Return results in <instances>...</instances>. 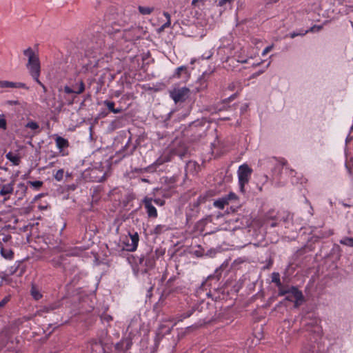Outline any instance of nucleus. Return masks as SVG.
<instances>
[{"label": "nucleus", "mask_w": 353, "mask_h": 353, "mask_svg": "<svg viewBox=\"0 0 353 353\" xmlns=\"http://www.w3.org/2000/svg\"><path fill=\"white\" fill-rule=\"evenodd\" d=\"M63 174H64V172H63V169H60V170H57L54 174V179L57 181H61L63 178Z\"/></svg>", "instance_id": "27"}, {"label": "nucleus", "mask_w": 353, "mask_h": 353, "mask_svg": "<svg viewBox=\"0 0 353 353\" xmlns=\"http://www.w3.org/2000/svg\"><path fill=\"white\" fill-rule=\"evenodd\" d=\"M168 230V228L166 226V225H157L154 231V233L157 234H160L161 233H163V232L166 231Z\"/></svg>", "instance_id": "20"}, {"label": "nucleus", "mask_w": 353, "mask_h": 353, "mask_svg": "<svg viewBox=\"0 0 353 353\" xmlns=\"http://www.w3.org/2000/svg\"><path fill=\"white\" fill-rule=\"evenodd\" d=\"M55 142L56 145L60 152H61L64 148H68L69 145L68 141L59 136H56Z\"/></svg>", "instance_id": "13"}, {"label": "nucleus", "mask_w": 353, "mask_h": 353, "mask_svg": "<svg viewBox=\"0 0 353 353\" xmlns=\"http://www.w3.org/2000/svg\"><path fill=\"white\" fill-rule=\"evenodd\" d=\"M103 103L107 106L110 112L114 114L120 113L122 112V109L120 108H114V103L113 101L105 100L103 101Z\"/></svg>", "instance_id": "16"}, {"label": "nucleus", "mask_w": 353, "mask_h": 353, "mask_svg": "<svg viewBox=\"0 0 353 353\" xmlns=\"http://www.w3.org/2000/svg\"><path fill=\"white\" fill-rule=\"evenodd\" d=\"M7 128L6 120L3 114H0V129L6 130Z\"/></svg>", "instance_id": "25"}, {"label": "nucleus", "mask_w": 353, "mask_h": 353, "mask_svg": "<svg viewBox=\"0 0 353 353\" xmlns=\"http://www.w3.org/2000/svg\"><path fill=\"white\" fill-rule=\"evenodd\" d=\"M116 96L119 97V93H117Z\"/></svg>", "instance_id": "41"}, {"label": "nucleus", "mask_w": 353, "mask_h": 353, "mask_svg": "<svg viewBox=\"0 0 353 353\" xmlns=\"http://www.w3.org/2000/svg\"><path fill=\"white\" fill-rule=\"evenodd\" d=\"M1 254L4 259H8V260H11L14 257V252H12V250L11 249L1 248Z\"/></svg>", "instance_id": "17"}, {"label": "nucleus", "mask_w": 353, "mask_h": 353, "mask_svg": "<svg viewBox=\"0 0 353 353\" xmlns=\"http://www.w3.org/2000/svg\"><path fill=\"white\" fill-rule=\"evenodd\" d=\"M138 10L141 14L148 15L154 11V8L149 6H139Z\"/></svg>", "instance_id": "18"}, {"label": "nucleus", "mask_w": 353, "mask_h": 353, "mask_svg": "<svg viewBox=\"0 0 353 353\" xmlns=\"http://www.w3.org/2000/svg\"><path fill=\"white\" fill-rule=\"evenodd\" d=\"M288 294L286 299L290 301H294L295 306H299L303 301V294L301 291L298 290L296 288H291L289 290H281L280 295Z\"/></svg>", "instance_id": "4"}, {"label": "nucleus", "mask_w": 353, "mask_h": 353, "mask_svg": "<svg viewBox=\"0 0 353 353\" xmlns=\"http://www.w3.org/2000/svg\"><path fill=\"white\" fill-rule=\"evenodd\" d=\"M183 75L185 81H188L190 76V74L188 72L187 67L185 65H181L177 68L173 74V77L179 79L182 77Z\"/></svg>", "instance_id": "12"}, {"label": "nucleus", "mask_w": 353, "mask_h": 353, "mask_svg": "<svg viewBox=\"0 0 353 353\" xmlns=\"http://www.w3.org/2000/svg\"><path fill=\"white\" fill-rule=\"evenodd\" d=\"M232 1H234V0H219V6H223L226 3H231Z\"/></svg>", "instance_id": "32"}, {"label": "nucleus", "mask_w": 353, "mask_h": 353, "mask_svg": "<svg viewBox=\"0 0 353 353\" xmlns=\"http://www.w3.org/2000/svg\"><path fill=\"white\" fill-rule=\"evenodd\" d=\"M139 235L137 232L129 234L122 240L123 249L128 252H134L137 250L139 243Z\"/></svg>", "instance_id": "3"}, {"label": "nucleus", "mask_w": 353, "mask_h": 353, "mask_svg": "<svg viewBox=\"0 0 353 353\" xmlns=\"http://www.w3.org/2000/svg\"><path fill=\"white\" fill-rule=\"evenodd\" d=\"M10 301V296H5L1 301H0V308L5 306V305Z\"/></svg>", "instance_id": "30"}, {"label": "nucleus", "mask_w": 353, "mask_h": 353, "mask_svg": "<svg viewBox=\"0 0 353 353\" xmlns=\"http://www.w3.org/2000/svg\"><path fill=\"white\" fill-rule=\"evenodd\" d=\"M28 183L36 190H39L43 185V182L41 181H28Z\"/></svg>", "instance_id": "23"}, {"label": "nucleus", "mask_w": 353, "mask_h": 353, "mask_svg": "<svg viewBox=\"0 0 353 353\" xmlns=\"http://www.w3.org/2000/svg\"><path fill=\"white\" fill-rule=\"evenodd\" d=\"M26 127L28 128H30L32 130H37L39 128V125L37 122L35 121H29L26 125Z\"/></svg>", "instance_id": "26"}, {"label": "nucleus", "mask_w": 353, "mask_h": 353, "mask_svg": "<svg viewBox=\"0 0 353 353\" xmlns=\"http://www.w3.org/2000/svg\"><path fill=\"white\" fill-rule=\"evenodd\" d=\"M273 48V46H267L262 52V55L265 56L267 53H268Z\"/></svg>", "instance_id": "33"}, {"label": "nucleus", "mask_w": 353, "mask_h": 353, "mask_svg": "<svg viewBox=\"0 0 353 353\" xmlns=\"http://www.w3.org/2000/svg\"><path fill=\"white\" fill-rule=\"evenodd\" d=\"M262 62L263 61H261V62H259V63H253L252 66L253 67L259 66V65H260L262 63Z\"/></svg>", "instance_id": "36"}, {"label": "nucleus", "mask_w": 353, "mask_h": 353, "mask_svg": "<svg viewBox=\"0 0 353 353\" xmlns=\"http://www.w3.org/2000/svg\"><path fill=\"white\" fill-rule=\"evenodd\" d=\"M340 243L347 246L353 247V239L350 237H345L340 240Z\"/></svg>", "instance_id": "21"}, {"label": "nucleus", "mask_w": 353, "mask_h": 353, "mask_svg": "<svg viewBox=\"0 0 353 353\" xmlns=\"http://www.w3.org/2000/svg\"><path fill=\"white\" fill-rule=\"evenodd\" d=\"M23 87V84L21 83H14L9 81H0L1 88H21Z\"/></svg>", "instance_id": "14"}, {"label": "nucleus", "mask_w": 353, "mask_h": 353, "mask_svg": "<svg viewBox=\"0 0 353 353\" xmlns=\"http://www.w3.org/2000/svg\"><path fill=\"white\" fill-rule=\"evenodd\" d=\"M272 227L275 226V224H274V223H272Z\"/></svg>", "instance_id": "43"}, {"label": "nucleus", "mask_w": 353, "mask_h": 353, "mask_svg": "<svg viewBox=\"0 0 353 353\" xmlns=\"http://www.w3.org/2000/svg\"><path fill=\"white\" fill-rule=\"evenodd\" d=\"M139 263L141 265L140 270L145 273L152 269L155 265V259L154 256L147 254L140 258Z\"/></svg>", "instance_id": "7"}, {"label": "nucleus", "mask_w": 353, "mask_h": 353, "mask_svg": "<svg viewBox=\"0 0 353 353\" xmlns=\"http://www.w3.org/2000/svg\"><path fill=\"white\" fill-rule=\"evenodd\" d=\"M163 15L164 17L166 18L167 19V21L166 23H165L163 25V28H168L170 26V24H171V21H170V14L167 12H163Z\"/></svg>", "instance_id": "28"}, {"label": "nucleus", "mask_w": 353, "mask_h": 353, "mask_svg": "<svg viewBox=\"0 0 353 353\" xmlns=\"http://www.w3.org/2000/svg\"><path fill=\"white\" fill-rule=\"evenodd\" d=\"M23 54L28 58L26 67L32 78L41 85L42 83L39 81L40 76V61L38 54L30 47L23 50Z\"/></svg>", "instance_id": "1"}, {"label": "nucleus", "mask_w": 353, "mask_h": 353, "mask_svg": "<svg viewBox=\"0 0 353 353\" xmlns=\"http://www.w3.org/2000/svg\"><path fill=\"white\" fill-rule=\"evenodd\" d=\"M17 188L16 193H19L21 197L23 196L27 191L26 185L23 183H20L17 185Z\"/></svg>", "instance_id": "19"}, {"label": "nucleus", "mask_w": 353, "mask_h": 353, "mask_svg": "<svg viewBox=\"0 0 353 353\" xmlns=\"http://www.w3.org/2000/svg\"><path fill=\"white\" fill-rule=\"evenodd\" d=\"M320 29H321L320 26H319V27L313 26V27H312L310 28V32H315V31L319 30ZM307 32H309V30H306L304 33L301 34V35H304ZM299 35H301V34L296 33V32H292V33L290 34V37L291 38H294L295 37L299 36Z\"/></svg>", "instance_id": "22"}, {"label": "nucleus", "mask_w": 353, "mask_h": 353, "mask_svg": "<svg viewBox=\"0 0 353 353\" xmlns=\"http://www.w3.org/2000/svg\"><path fill=\"white\" fill-rule=\"evenodd\" d=\"M239 61L241 62V63H245L247 62V60L246 59H242V60H239Z\"/></svg>", "instance_id": "39"}, {"label": "nucleus", "mask_w": 353, "mask_h": 353, "mask_svg": "<svg viewBox=\"0 0 353 353\" xmlns=\"http://www.w3.org/2000/svg\"><path fill=\"white\" fill-rule=\"evenodd\" d=\"M264 70H259V72H256V73H254L251 77L252 78H256L258 76H259L260 74H263L264 72Z\"/></svg>", "instance_id": "34"}, {"label": "nucleus", "mask_w": 353, "mask_h": 353, "mask_svg": "<svg viewBox=\"0 0 353 353\" xmlns=\"http://www.w3.org/2000/svg\"><path fill=\"white\" fill-rule=\"evenodd\" d=\"M154 202H155L157 204H158V205H163V203H162V202H159V200H157V199H156V200H154Z\"/></svg>", "instance_id": "38"}, {"label": "nucleus", "mask_w": 353, "mask_h": 353, "mask_svg": "<svg viewBox=\"0 0 353 353\" xmlns=\"http://www.w3.org/2000/svg\"><path fill=\"white\" fill-rule=\"evenodd\" d=\"M104 318L106 319L107 321L112 320V317L110 316H105Z\"/></svg>", "instance_id": "37"}, {"label": "nucleus", "mask_w": 353, "mask_h": 353, "mask_svg": "<svg viewBox=\"0 0 353 353\" xmlns=\"http://www.w3.org/2000/svg\"><path fill=\"white\" fill-rule=\"evenodd\" d=\"M85 90V85L83 81H80L78 83L73 84L72 87L65 85L64 92L67 94H79Z\"/></svg>", "instance_id": "9"}, {"label": "nucleus", "mask_w": 353, "mask_h": 353, "mask_svg": "<svg viewBox=\"0 0 353 353\" xmlns=\"http://www.w3.org/2000/svg\"><path fill=\"white\" fill-rule=\"evenodd\" d=\"M3 241H7V238H6H6H4V239H3Z\"/></svg>", "instance_id": "42"}, {"label": "nucleus", "mask_w": 353, "mask_h": 353, "mask_svg": "<svg viewBox=\"0 0 353 353\" xmlns=\"http://www.w3.org/2000/svg\"><path fill=\"white\" fill-rule=\"evenodd\" d=\"M143 203L148 215L150 217L156 218L157 216V210L155 208V207L152 204V199L145 198L143 199Z\"/></svg>", "instance_id": "10"}, {"label": "nucleus", "mask_w": 353, "mask_h": 353, "mask_svg": "<svg viewBox=\"0 0 353 353\" xmlns=\"http://www.w3.org/2000/svg\"><path fill=\"white\" fill-rule=\"evenodd\" d=\"M14 181L12 180L7 183L0 184V196L3 198V201H6L10 199L14 192Z\"/></svg>", "instance_id": "8"}, {"label": "nucleus", "mask_w": 353, "mask_h": 353, "mask_svg": "<svg viewBox=\"0 0 353 353\" xmlns=\"http://www.w3.org/2000/svg\"><path fill=\"white\" fill-rule=\"evenodd\" d=\"M272 281L273 283H275L277 286H281V281H280V276L279 273L274 272L272 275Z\"/></svg>", "instance_id": "24"}, {"label": "nucleus", "mask_w": 353, "mask_h": 353, "mask_svg": "<svg viewBox=\"0 0 353 353\" xmlns=\"http://www.w3.org/2000/svg\"><path fill=\"white\" fill-rule=\"evenodd\" d=\"M346 168L347 169L349 173L351 175H353V164H351L350 162H347L345 164Z\"/></svg>", "instance_id": "31"}, {"label": "nucleus", "mask_w": 353, "mask_h": 353, "mask_svg": "<svg viewBox=\"0 0 353 353\" xmlns=\"http://www.w3.org/2000/svg\"><path fill=\"white\" fill-rule=\"evenodd\" d=\"M31 294L33 298L36 300H39L41 297V294H40V292L36 290V289L34 288H32Z\"/></svg>", "instance_id": "29"}, {"label": "nucleus", "mask_w": 353, "mask_h": 353, "mask_svg": "<svg viewBox=\"0 0 353 353\" xmlns=\"http://www.w3.org/2000/svg\"><path fill=\"white\" fill-rule=\"evenodd\" d=\"M6 157L14 165H18L20 163L21 158L18 154L9 152L6 154Z\"/></svg>", "instance_id": "15"}, {"label": "nucleus", "mask_w": 353, "mask_h": 353, "mask_svg": "<svg viewBox=\"0 0 353 353\" xmlns=\"http://www.w3.org/2000/svg\"><path fill=\"white\" fill-rule=\"evenodd\" d=\"M238 200V196L234 192H230L228 194L222 196L221 198L218 199L214 201V206L223 210L225 205H229L230 203L233 201H236Z\"/></svg>", "instance_id": "5"}, {"label": "nucleus", "mask_w": 353, "mask_h": 353, "mask_svg": "<svg viewBox=\"0 0 353 353\" xmlns=\"http://www.w3.org/2000/svg\"><path fill=\"white\" fill-rule=\"evenodd\" d=\"M171 158V154H164L159 157L151 165H150L149 169H156L163 163L170 161Z\"/></svg>", "instance_id": "11"}, {"label": "nucleus", "mask_w": 353, "mask_h": 353, "mask_svg": "<svg viewBox=\"0 0 353 353\" xmlns=\"http://www.w3.org/2000/svg\"><path fill=\"white\" fill-rule=\"evenodd\" d=\"M194 60H192V61H191V63H192V64H193V63H194Z\"/></svg>", "instance_id": "40"}, {"label": "nucleus", "mask_w": 353, "mask_h": 353, "mask_svg": "<svg viewBox=\"0 0 353 353\" xmlns=\"http://www.w3.org/2000/svg\"><path fill=\"white\" fill-rule=\"evenodd\" d=\"M190 90L183 87L181 88H174L170 92V97L175 103L184 101L188 97Z\"/></svg>", "instance_id": "6"}, {"label": "nucleus", "mask_w": 353, "mask_h": 353, "mask_svg": "<svg viewBox=\"0 0 353 353\" xmlns=\"http://www.w3.org/2000/svg\"><path fill=\"white\" fill-rule=\"evenodd\" d=\"M252 173V170L245 163L241 165L238 168V181L239 190L242 193L245 192L244 187L247 183H248Z\"/></svg>", "instance_id": "2"}, {"label": "nucleus", "mask_w": 353, "mask_h": 353, "mask_svg": "<svg viewBox=\"0 0 353 353\" xmlns=\"http://www.w3.org/2000/svg\"><path fill=\"white\" fill-rule=\"evenodd\" d=\"M353 137H351L350 134H348L345 139V143L346 144L349 142H350L352 140Z\"/></svg>", "instance_id": "35"}]
</instances>
